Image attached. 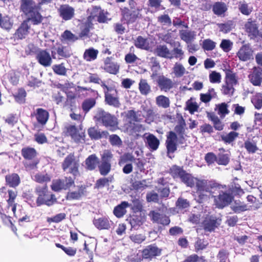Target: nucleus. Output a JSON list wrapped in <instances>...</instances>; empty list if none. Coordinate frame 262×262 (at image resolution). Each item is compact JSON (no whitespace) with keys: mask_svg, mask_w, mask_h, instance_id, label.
I'll use <instances>...</instances> for the list:
<instances>
[{"mask_svg":"<svg viewBox=\"0 0 262 262\" xmlns=\"http://www.w3.org/2000/svg\"><path fill=\"white\" fill-rule=\"evenodd\" d=\"M113 158V154L109 150H105L101 155V161L96 154H92L84 161L85 168L87 170L93 171L98 167L100 174L106 176L112 169Z\"/></svg>","mask_w":262,"mask_h":262,"instance_id":"obj_1","label":"nucleus"},{"mask_svg":"<svg viewBox=\"0 0 262 262\" xmlns=\"http://www.w3.org/2000/svg\"><path fill=\"white\" fill-rule=\"evenodd\" d=\"M186 125L185 121L182 117L178 124L175 126L174 132L169 131L167 133L165 145L167 154L173 153L177 150L178 136L179 137L180 140L184 139Z\"/></svg>","mask_w":262,"mask_h":262,"instance_id":"obj_2","label":"nucleus"},{"mask_svg":"<svg viewBox=\"0 0 262 262\" xmlns=\"http://www.w3.org/2000/svg\"><path fill=\"white\" fill-rule=\"evenodd\" d=\"M121 20L127 25L136 23L138 19L142 18L140 10H130L127 7L121 9Z\"/></svg>","mask_w":262,"mask_h":262,"instance_id":"obj_3","label":"nucleus"},{"mask_svg":"<svg viewBox=\"0 0 262 262\" xmlns=\"http://www.w3.org/2000/svg\"><path fill=\"white\" fill-rule=\"evenodd\" d=\"M98 121L106 127L116 128L118 125L117 118L102 109L99 110L95 116Z\"/></svg>","mask_w":262,"mask_h":262,"instance_id":"obj_4","label":"nucleus"},{"mask_svg":"<svg viewBox=\"0 0 262 262\" xmlns=\"http://www.w3.org/2000/svg\"><path fill=\"white\" fill-rule=\"evenodd\" d=\"M74 179L72 177H65L64 179H56L52 181L51 186V189L54 191H59L61 190L69 189L72 186H74Z\"/></svg>","mask_w":262,"mask_h":262,"instance_id":"obj_5","label":"nucleus"},{"mask_svg":"<svg viewBox=\"0 0 262 262\" xmlns=\"http://www.w3.org/2000/svg\"><path fill=\"white\" fill-rule=\"evenodd\" d=\"M61 167L64 171L70 168L69 172L74 177H76L79 174V164L75 161V157L73 154H69L65 158L62 163Z\"/></svg>","mask_w":262,"mask_h":262,"instance_id":"obj_6","label":"nucleus"},{"mask_svg":"<svg viewBox=\"0 0 262 262\" xmlns=\"http://www.w3.org/2000/svg\"><path fill=\"white\" fill-rule=\"evenodd\" d=\"M162 250V249L159 248L156 244L148 245L141 252L142 258L151 260L160 256Z\"/></svg>","mask_w":262,"mask_h":262,"instance_id":"obj_7","label":"nucleus"},{"mask_svg":"<svg viewBox=\"0 0 262 262\" xmlns=\"http://www.w3.org/2000/svg\"><path fill=\"white\" fill-rule=\"evenodd\" d=\"M195 185L196 191L206 192H211L212 189L220 186L218 183L213 181L199 179H196Z\"/></svg>","mask_w":262,"mask_h":262,"instance_id":"obj_8","label":"nucleus"},{"mask_svg":"<svg viewBox=\"0 0 262 262\" xmlns=\"http://www.w3.org/2000/svg\"><path fill=\"white\" fill-rule=\"evenodd\" d=\"M214 197L215 204L220 208L228 206L233 200V196L231 193L223 191H221L217 196Z\"/></svg>","mask_w":262,"mask_h":262,"instance_id":"obj_9","label":"nucleus"},{"mask_svg":"<svg viewBox=\"0 0 262 262\" xmlns=\"http://www.w3.org/2000/svg\"><path fill=\"white\" fill-rule=\"evenodd\" d=\"M104 102L106 104L115 108H119L120 106L118 92L116 89L104 95Z\"/></svg>","mask_w":262,"mask_h":262,"instance_id":"obj_10","label":"nucleus"},{"mask_svg":"<svg viewBox=\"0 0 262 262\" xmlns=\"http://www.w3.org/2000/svg\"><path fill=\"white\" fill-rule=\"evenodd\" d=\"M157 84L161 91L168 92L174 87V83L172 80L164 76L160 75L157 79Z\"/></svg>","mask_w":262,"mask_h":262,"instance_id":"obj_11","label":"nucleus"},{"mask_svg":"<svg viewBox=\"0 0 262 262\" xmlns=\"http://www.w3.org/2000/svg\"><path fill=\"white\" fill-rule=\"evenodd\" d=\"M220 223L217 218L213 216H208L205 218L202 223L203 229L205 231L211 232L217 228Z\"/></svg>","mask_w":262,"mask_h":262,"instance_id":"obj_12","label":"nucleus"},{"mask_svg":"<svg viewBox=\"0 0 262 262\" xmlns=\"http://www.w3.org/2000/svg\"><path fill=\"white\" fill-rule=\"evenodd\" d=\"M22 156L25 159L24 165L27 170L33 169V148L26 147L22 148L21 150Z\"/></svg>","mask_w":262,"mask_h":262,"instance_id":"obj_13","label":"nucleus"},{"mask_svg":"<svg viewBox=\"0 0 262 262\" xmlns=\"http://www.w3.org/2000/svg\"><path fill=\"white\" fill-rule=\"evenodd\" d=\"M36 192L38 194V197L36 200V203L38 206L42 204L51 206L53 204V201L52 200L53 195L48 194L46 191V189H42L40 190H38L36 189Z\"/></svg>","mask_w":262,"mask_h":262,"instance_id":"obj_14","label":"nucleus"},{"mask_svg":"<svg viewBox=\"0 0 262 262\" xmlns=\"http://www.w3.org/2000/svg\"><path fill=\"white\" fill-rule=\"evenodd\" d=\"M65 135L67 136H70L76 142H79L81 140H83L84 137V133H79L77 128L73 125L66 127Z\"/></svg>","mask_w":262,"mask_h":262,"instance_id":"obj_15","label":"nucleus"},{"mask_svg":"<svg viewBox=\"0 0 262 262\" xmlns=\"http://www.w3.org/2000/svg\"><path fill=\"white\" fill-rule=\"evenodd\" d=\"M149 215L154 223L162 224L164 226L168 225L170 222L168 216L165 214H160L154 210L150 211Z\"/></svg>","mask_w":262,"mask_h":262,"instance_id":"obj_16","label":"nucleus"},{"mask_svg":"<svg viewBox=\"0 0 262 262\" xmlns=\"http://www.w3.org/2000/svg\"><path fill=\"white\" fill-rule=\"evenodd\" d=\"M112 57H107L104 60V70L111 74L116 75L119 73L120 66L112 61Z\"/></svg>","mask_w":262,"mask_h":262,"instance_id":"obj_17","label":"nucleus"},{"mask_svg":"<svg viewBox=\"0 0 262 262\" xmlns=\"http://www.w3.org/2000/svg\"><path fill=\"white\" fill-rule=\"evenodd\" d=\"M244 27L245 31L248 33L249 36L254 38L258 35L259 30L255 20H253L252 18H249Z\"/></svg>","mask_w":262,"mask_h":262,"instance_id":"obj_18","label":"nucleus"},{"mask_svg":"<svg viewBox=\"0 0 262 262\" xmlns=\"http://www.w3.org/2000/svg\"><path fill=\"white\" fill-rule=\"evenodd\" d=\"M38 62L45 67H50L52 63V59L50 53L47 50L39 51L36 55Z\"/></svg>","mask_w":262,"mask_h":262,"instance_id":"obj_19","label":"nucleus"},{"mask_svg":"<svg viewBox=\"0 0 262 262\" xmlns=\"http://www.w3.org/2000/svg\"><path fill=\"white\" fill-rule=\"evenodd\" d=\"M60 16L64 20L71 19L74 16V9L69 5H62L58 9Z\"/></svg>","mask_w":262,"mask_h":262,"instance_id":"obj_20","label":"nucleus"},{"mask_svg":"<svg viewBox=\"0 0 262 262\" xmlns=\"http://www.w3.org/2000/svg\"><path fill=\"white\" fill-rule=\"evenodd\" d=\"M208 119L211 121L213 124V129L218 131H222L225 127L224 123L213 112H207Z\"/></svg>","mask_w":262,"mask_h":262,"instance_id":"obj_21","label":"nucleus"},{"mask_svg":"<svg viewBox=\"0 0 262 262\" xmlns=\"http://www.w3.org/2000/svg\"><path fill=\"white\" fill-rule=\"evenodd\" d=\"M250 82L255 86H259L262 81V69L254 68L249 75Z\"/></svg>","mask_w":262,"mask_h":262,"instance_id":"obj_22","label":"nucleus"},{"mask_svg":"<svg viewBox=\"0 0 262 262\" xmlns=\"http://www.w3.org/2000/svg\"><path fill=\"white\" fill-rule=\"evenodd\" d=\"M111 222L108 217L105 216L99 217L93 221L94 226L100 230H108L111 228Z\"/></svg>","mask_w":262,"mask_h":262,"instance_id":"obj_23","label":"nucleus"},{"mask_svg":"<svg viewBox=\"0 0 262 262\" xmlns=\"http://www.w3.org/2000/svg\"><path fill=\"white\" fill-rule=\"evenodd\" d=\"M252 53V50L249 46L243 45L238 51L237 55L241 60L246 61L251 58Z\"/></svg>","mask_w":262,"mask_h":262,"instance_id":"obj_24","label":"nucleus"},{"mask_svg":"<svg viewBox=\"0 0 262 262\" xmlns=\"http://www.w3.org/2000/svg\"><path fill=\"white\" fill-rule=\"evenodd\" d=\"M129 207V203L126 201H123L120 204L115 207L113 213L117 218L122 217L126 213V208Z\"/></svg>","mask_w":262,"mask_h":262,"instance_id":"obj_25","label":"nucleus"},{"mask_svg":"<svg viewBox=\"0 0 262 262\" xmlns=\"http://www.w3.org/2000/svg\"><path fill=\"white\" fill-rule=\"evenodd\" d=\"M88 133L89 137L92 140H98L102 137L107 138L108 136V133L107 131L100 132L95 127L89 128Z\"/></svg>","mask_w":262,"mask_h":262,"instance_id":"obj_26","label":"nucleus"},{"mask_svg":"<svg viewBox=\"0 0 262 262\" xmlns=\"http://www.w3.org/2000/svg\"><path fill=\"white\" fill-rule=\"evenodd\" d=\"M124 156L126 158V159L124 160V162L127 161L134 162L137 169L140 172L144 171L145 170L144 165L145 164V162L143 159L141 158H135L133 156L129 154L125 155Z\"/></svg>","mask_w":262,"mask_h":262,"instance_id":"obj_27","label":"nucleus"},{"mask_svg":"<svg viewBox=\"0 0 262 262\" xmlns=\"http://www.w3.org/2000/svg\"><path fill=\"white\" fill-rule=\"evenodd\" d=\"M35 116L38 123L43 125L47 123L49 119V114L46 110L39 108L37 109Z\"/></svg>","mask_w":262,"mask_h":262,"instance_id":"obj_28","label":"nucleus"},{"mask_svg":"<svg viewBox=\"0 0 262 262\" xmlns=\"http://www.w3.org/2000/svg\"><path fill=\"white\" fill-rule=\"evenodd\" d=\"M21 9L26 15L29 16L30 19L33 17L32 0H22Z\"/></svg>","mask_w":262,"mask_h":262,"instance_id":"obj_29","label":"nucleus"},{"mask_svg":"<svg viewBox=\"0 0 262 262\" xmlns=\"http://www.w3.org/2000/svg\"><path fill=\"white\" fill-rule=\"evenodd\" d=\"M85 187L83 185L78 186L77 191L68 192L66 199L68 200H79L84 194Z\"/></svg>","mask_w":262,"mask_h":262,"instance_id":"obj_30","label":"nucleus"},{"mask_svg":"<svg viewBox=\"0 0 262 262\" xmlns=\"http://www.w3.org/2000/svg\"><path fill=\"white\" fill-rule=\"evenodd\" d=\"M219 151H222L223 152H220L217 155L216 163L220 165H227L230 162V156L228 154H225V149L223 148H219Z\"/></svg>","mask_w":262,"mask_h":262,"instance_id":"obj_31","label":"nucleus"},{"mask_svg":"<svg viewBox=\"0 0 262 262\" xmlns=\"http://www.w3.org/2000/svg\"><path fill=\"white\" fill-rule=\"evenodd\" d=\"M5 179L7 184L11 187H17L20 182L19 176L15 173L7 175Z\"/></svg>","mask_w":262,"mask_h":262,"instance_id":"obj_32","label":"nucleus"},{"mask_svg":"<svg viewBox=\"0 0 262 262\" xmlns=\"http://www.w3.org/2000/svg\"><path fill=\"white\" fill-rule=\"evenodd\" d=\"M98 53V50L90 48L84 52L83 58L86 61H93L97 58Z\"/></svg>","mask_w":262,"mask_h":262,"instance_id":"obj_33","label":"nucleus"},{"mask_svg":"<svg viewBox=\"0 0 262 262\" xmlns=\"http://www.w3.org/2000/svg\"><path fill=\"white\" fill-rule=\"evenodd\" d=\"M155 53L157 56L165 58H172V56H170V52L169 49L166 45H159L155 49Z\"/></svg>","mask_w":262,"mask_h":262,"instance_id":"obj_34","label":"nucleus"},{"mask_svg":"<svg viewBox=\"0 0 262 262\" xmlns=\"http://www.w3.org/2000/svg\"><path fill=\"white\" fill-rule=\"evenodd\" d=\"M146 143L149 148L152 151L157 150L160 145L159 139L153 134H149L146 137Z\"/></svg>","mask_w":262,"mask_h":262,"instance_id":"obj_35","label":"nucleus"},{"mask_svg":"<svg viewBox=\"0 0 262 262\" xmlns=\"http://www.w3.org/2000/svg\"><path fill=\"white\" fill-rule=\"evenodd\" d=\"M227 8L226 4L223 2H215L212 6V11L214 14L221 16L227 11Z\"/></svg>","mask_w":262,"mask_h":262,"instance_id":"obj_36","label":"nucleus"},{"mask_svg":"<svg viewBox=\"0 0 262 262\" xmlns=\"http://www.w3.org/2000/svg\"><path fill=\"white\" fill-rule=\"evenodd\" d=\"M78 88L79 92L82 93V95H83L84 97L92 96V98H98L99 97L98 91L91 88L78 86Z\"/></svg>","mask_w":262,"mask_h":262,"instance_id":"obj_37","label":"nucleus"},{"mask_svg":"<svg viewBox=\"0 0 262 262\" xmlns=\"http://www.w3.org/2000/svg\"><path fill=\"white\" fill-rule=\"evenodd\" d=\"M139 90L140 94L144 96H147L151 92L150 85L148 83L146 79H140L139 83Z\"/></svg>","mask_w":262,"mask_h":262,"instance_id":"obj_38","label":"nucleus"},{"mask_svg":"<svg viewBox=\"0 0 262 262\" xmlns=\"http://www.w3.org/2000/svg\"><path fill=\"white\" fill-rule=\"evenodd\" d=\"M134 45L138 49L148 50L149 48V43L147 39L142 36H138L135 40Z\"/></svg>","mask_w":262,"mask_h":262,"instance_id":"obj_39","label":"nucleus"},{"mask_svg":"<svg viewBox=\"0 0 262 262\" xmlns=\"http://www.w3.org/2000/svg\"><path fill=\"white\" fill-rule=\"evenodd\" d=\"M185 171L182 167L173 165L170 168L169 173L174 179H176L180 178Z\"/></svg>","mask_w":262,"mask_h":262,"instance_id":"obj_40","label":"nucleus"},{"mask_svg":"<svg viewBox=\"0 0 262 262\" xmlns=\"http://www.w3.org/2000/svg\"><path fill=\"white\" fill-rule=\"evenodd\" d=\"M96 99L95 98H91L85 99L82 103V109L85 114L93 108L96 103Z\"/></svg>","mask_w":262,"mask_h":262,"instance_id":"obj_41","label":"nucleus"},{"mask_svg":"<svg viewBox=\"0 0 262 262\" xmlns=\"http://www.w3.org/2000/svg\"><path fill=\"white\" fill-rule=\"evenodd\" d=\"M215 110L217 111V114L220 115L221 118L225 117L230 113V111L228 109V105L225 102L216 104Z\"/></svg>","mask_w":262,"mask_h":262,"instance_id":"obj_42","label":"nucleus"},{"mask_svg":"<svg viewBox=\"0 0 262 262\" xmlns=\"http://www.w3.org/2000/svg\"><path fill=\"white\" fill-rule=\"evenodd\" d=\"M239 134L236 132L232 131L227 135H221V139L226 144H229L234 141V140L238 137Z\"/></svg>","mask_w":262,"mask_h":262,"instance_id":"obj_43","label":"nucleus"},{"mask_svg":"<svg viewBox=\"0 0 262 262\" xmlns=\"http://www.w3.org/2000/svg\"><path fill=\"white\" fill-rule=\"evenodd\" d=\"M156 102L157 105L159 107L167 108L170 106L169 99L164 95H160L156 97Z\"/></svg>","mask_w":262,"mask_h":262,"instance_id":"obj_44","label":"nucleus"},{"mask_svg":"<svg viewBox=\"0 0 262 262\" xmlns=\"http://www.w3.org/2000/svg\"><path fill=\"white\" fill-rule=\"evenodd\" d=\"M61 41L75 42L78 39V37L71 32V31L66 30L61 35Z\"/></svg>","mask_w":262,"mask_h":262,"instance_id":"obj_45","label":"nucleus"},{"mask_svg":"<svg viewBox=\"0 0 262 262\" xmlns=\"http://www.w3.org/2000/svg\"><path fill=\"white\" fill-rule=\"evenodd\" d=\"M208 244V241L204 238H196L194 245L195 252H198L199 251L203 250L207 248Z\"/></svg>","mask_w":262,"mask_h":262,"instance_id":"obj_46","label":"nucleus"},{"mask_svg":"<svg viewBox=\"0 0 262 262\" xmlns=\"http://www.w3.org/2000/svg\"><path fill=\"white\" fill-rule=\"evenodd\" d=\"M225 82L236 85L237 83V80L236 77V74L230 69H227L225 71Z\"/></svg>","mask_w":262,"mask_h":262,"instance_id":"obj_47","label":"nucleus"},{"mask_svg":"<svg viewBox=\"0 0 262 262\" xmlns=\"http://www.w3.org/2000/svg\"><path fill=\"white\" fill-rule=\"evenodd\" d=\"M128 128L132 134L139 133L145 130L144 126L142 124L131 121H129Z\"/></svg>","mask_w":262,"mask_h":262,"instance_id":"obj_48","label":"nucleus"},{"mask_svg":"<svg viewBox=\"0 0 262 262\" xmlns=\"http://www.w3.org/2000/svg\"><path fill=\"white\" fill-rule=\"evenodd\" d=\"M201 46L205 51H210L215 48L216 42L210 38H207L203 41Z\"/></svg>","mask_w":262,"mask_h":262,"instance_id":"obj_49","label":"nucleus"},{"mask_svg":"<svg viewBox=\"0 0 262 262\" xmlns=\"http://www.w3.org/2000/svg\"><path fill=\"white\" fill-rule=\"evenodd\" d=\"M59 59L67 58L71 56V54L67 50V47L62 45L59 46L56 49Z\"/></svg>","mask_w":262,"mask_h":262,"instance_id":"obj_50","label":"nucleus"},{"mask_svg":"<svg viewBox=\"0 0 262 262\" xmlns=\"http://www.w3.org/2000/svg\"><path fill=\"white\" fill-rule=\"evenodd\" d=\"M55 246L58 248L62 249L68 256L72 257L75 255L77 253V249L71 247H64L59 243H56Z\"/></svg>","mask_w":262,"mask_h":262,"instance_id":"obj_51","label":"nucleus"},{"mask_svg":"<svg viewBox=\"0 0 262 262\" xmlns=\"http://www.w3.org/2000/svg\"><path fill=\"white\" fill-rule=\"evenodd\" d=\"M173 73L177 77H181L185 73V69L180 63L176 62L172 68Z\"/></svg>","mask_w":262,"mask_h":262,"instance_id":"obj_52","label":"nucleus"},{"mask_svg":"<svg viewBox=\"0 0 262 262\" xmlns=\"http://www.w3.org/2000/svg\"><path fill=\"white\" fill-rule=\"evenodd\" d=\"M158 22L162 26L170 27L172 22L170 17L167 14H164L157 17Z\"/></svg>","mask_w":262,"mask_h":262,"instance_id":"obj_53","label":"nucleus"},{"mask_svg":"<svg viewBox=\"0 0 262 262\" xmlns=\"http://www.w3.org/2000/svg\"><path fill=\"white\" fill-rule=\"evenodd\" d=\"M233 22L231 20L228 21L226 23H220L217 24L220 31L224 33H227L231 31L233 28Z\"/></svg>","mask_w":262,"mask_h":262,"instance_id":"obj_54","label":"nucleus"},{"mask_svg":"<svg viewBox=\"0 0 262 262\" xmlns=\"http://www.w3.org/2000/svg\"><path fill=\"white\" fill-rule=\"evenodd\" d=\"M244 147L249 154H254L258 149L256 144L249 140L245 141Z\"/></svg>","mask_w":262,"mask_h":262,"instance_id":"obj_55","label":"nucleus"},{"mask_svg":"<svg viewBox=\"0 0 262 262\" xmlns=\"http://www.w3.org/2000/svg\"><path fill=\"white\" fill-rule=\"evenodd\" d=\"M140 116V115H139V116ZM126 118L129 120V121H131L132 122H139L142 120V118H139V115H138L137 112L133 110H129L127 112Z\"/></svg>","mask_w":262,"mask_h":262,"instance_id":"obj_56","label":"nucleus"},{"mask_svg":"<svg viewBox=\"0 0 262 262\" xmlns=\"http://www.w3.org/2000/svg\"><path fill=\"white\" fill-rule=\"evenodd\" d=\"M111 180H110L108 178H101L98 179L95 185L94 188L99 189L100 188H102L105 186H108Z\"/></svg>","mask_w":262,"mask_h":262,"instance_id":"obj_57","label":"nucleus"},{"mask_svg":"<svg viewBox=\"0 0 262 262\" xmlns=\"http://www.w3.org/2000/svg\"><path fill=\"white\" fill-rule=\"evenodd\" d=\"M176 206L179 209H184L190 206V203L187 199L180 197L176 202Z\"/></svg>","mask_w":262,"mask_h":262,"instance_id":"obj_58","label":"nucleus"},{"mask_svg":"<svg viewBox=\"0 0 262 262\" xmlns=\"http://www.w3.org/2000/svg\"><path fill=\"white\" fill-rule=\"evenodd\" d=\"M195 192L197 195L196 201L200 204L203 203L208 201L210 198L209 195L207 194L209 192L196 191Z\"/></svg>","mask_w":262,"mask_h":262,"instance_id":"obj_59","label":"nucleus"},{"mask_svg":"<svg viewBox=\"0 0 262 262\" xmlns=\"http://www.w3.org/2000/svg\"><path fill=\"white\" fill-rule=\"evenodd\" d=\"M205 257L199 256L196 254H192L187 256L183 262H205Z\"/></svg>","mask_w":262,"mask_h":262,"instance_id":"obj_60","label":"nucleus"},{"mask_svg":"<svg viewBox=\"0 0 262 262\" xmlns=\"http://www.w3.org/2000/svg\"><path fill=\"white\" fill-rule=\"evenodd\" d=\"M54 72L58 75L64 76L67 73V69L64 67L63 63L55 64L52 67Z\"/></svg>","mask_w":262,"mask_h":262,"instance_id":"obj_61","label":"nucleus"},{"mask_svg":"<svg viewBox=\"0 0 262 262\" xmlns=\"http://www.w3.org/2000/svg\"><path fill=\"white\" fill-rule=\"evenodd\" d=\"M233 46L232 42L229 39H224L222 40L220 47L225 52H229L232 49Z\"/></svg>","mask_w":262,"mask_h":262,"instance_id":"obj_62","label":"nucleus"},{"mask_svg":"<svg viewBox=\"0 0 262 262\" xmlns=\"http://www.w3.org/2000/svg\"><path fill=\"white\" fill-rule=\"evenodd\" d=\"M234 85L225 82V83L222 86V92L224 95H232L234 91Z\"/></svg>","mask_w":262,"mask_h":262,"instance_id":"obj_63","label":"nucleus"},{"mask_svg":"<svg viewBox=\"0 0 262 262\" xmlns=\"http://www.w3.org/2000/svg\"><path fill=\"white\" fill-rule=\"evenodd\" d=\"M251 102L254 105L255 108L259 110L262 107V96L258 94L254 96L252 99Z\"/></svg>","mask_w":262,"mask_h":262,"instance_id":"obj_64","label":"nucleus"}]
</instances>
